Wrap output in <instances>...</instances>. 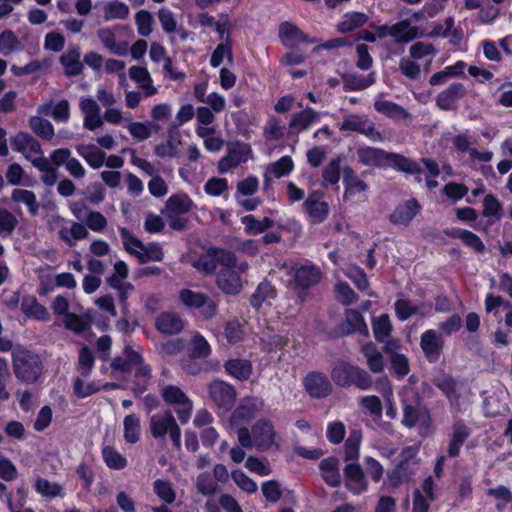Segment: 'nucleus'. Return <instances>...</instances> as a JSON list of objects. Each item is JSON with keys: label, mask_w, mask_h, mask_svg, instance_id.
Here are the masks:
<instances>
[{"label": "nucleus", "mask_w": 512, "mask_h": 512, "mask_svg": "<svg viewBox=\"0 0 512 512\" xmlns=\"http://www.w3.org/2000/svg\"><path fill=\"white\" fill-rule=\"evenodd\" d=\"M225 369L230 376L241 381L247 380L252 373L251 363L242 359L229 360Z\"/></svg>", "instance_id": "obj_43"}, {"label": "nucleus", "mask_w": 512, "mask_h": 512, "mask_svg": "<svg viewBox=\"0 0 512 512\" xmlns=\"http://www.w3.org/2000/svg\"><path fill=\"white\" fill-rule=\"evenodd\" d=\"M368 20L369 17L367 14L358 11H350L341 17V20L337 24V29L341 33H349L363 27Z\"/></svg>", "instance_id": "obj_29"}, {"label": "nucleus", "mask_w": 512, "mask_h": 512, "mask_svg": "<svg viewBox=\"0 0 512 512\" xmlns=\"http://www.w3.org/2000/svg\"><path fill=\"white\" fill-rule=\"evenodd\" d=\"M124 355L130 370H134L137 376L147 377L149 375L150 369L143 364L142 357L137 351L133 350L131 347H126Z\"/></svg>", "instance_id": "obj_50"}, {"label": "nucleus", "mask_w": 512, "mask_h": 512, "mask_svg": "<svg viewBox=\"0 0 512 512\" xmlns=\"http://www.w3.org/2000/svg\"><path fill=\"white\" fill-rule=\"evenodd\" d=\"M361 440V431L353 430L350 432L349 437L345 442V459L347 461H355L358 459Z\"/></svg>", "instance_id": "obj_58"}, {"label": "nucleus", "mask_w": 512, "mask_h": 512, "mask_svg": "<svg viewBox=\"0 0 512 512\" xmlns=\"http://www.w3.org/2000/svg\"><path fill=\"white\" fill-rule=\"evenodd\" d=\"M344 472L345 485L349 491L355 495H359L367 490L368 483L365 479L362 468L358 464H347Z\"/></svg>", "instance_id": "obj_18"}, {"label": "nucleus", "mask_w": 512, "mask_h": 512, "mask_svg": "<svg viewBox=\"0 0 512 512\" xmlns=\"http://www.w3.org/2000/svg\"><path fill=\"white\" fill-rule=\"evenodd\" d=\"M319 119L320 113L311 108H306L292 115L289 129L291 133L299 134L308 130L313 124L317 123Z\"/></svg>", "instance_id": "obj_21"}, {"label": "nucleus", "mask_w": 512, "mask_h": 512, "mask_svg": "<svg viewBox=\"0 0 512 512\" xmlns=\"http://www.w3.org/2000/svg\"><path fill=\"white\" fill-rule=\"evenodd\" d=\"M247 262H237L234 255V263L221 265L216 276V283L220 290L226 294H237L242 288V275L247 272Z\"/></svg>", "instance_id": "obj_4"}, {"label": "nucleus", "mask_w": 512, "mask_h": 512, "mask_svg": "<svg viewBox=\"0 0 512 512\" xmlns=\"http://www.w3.org/2000/svg\"><path fill=\"white\" fill-rule=\"evenodd\" d=\"M224 59H227L229 62L233 59L231 45L227 41L218 44L211 56L210 64L216 68L223 63Z\"/></svg>", "instance_id": "obj_62"}, {"label": "nucleus", "mask_w": 512, "mask_h": 512, "mask_svg": "<svg viewBox=\"0 0 512 512\" xmlns=\"http://www.w3.org/2000/svg\"><path fill=\"white\" fill-rule=\"evenodd\" d=\"M188 352L193 358H206L211 353V346L204 336L198 332H194L189 341Z\"/></svg>", "instance_id": "obj_42"}, {"label": "nucleus", "mask_w": 512, "mask_h": 512, "mask_svg": "<svg viewBox=\"0 0 512 512\" xmlns=\"http://www.w3.org/2000/svg\"><path fill=\"white\" fill-rule=\"evenodd\" d=\"M103 18L105 21L125 19L129 14L128 6L117 0H110L102 3Z\"/></svg>", "instance_id": "obj_40"}, {"label": "nucleus", "mask_w": 512, "mask_h": 512, "mask_svg": "<svg viewBox=\"0 0 512 512\" xmlns=\"http://www.w3.org/2000/svg\"><path fill=\"white\" fill-rule=\"evenodd\" d=\"M357 156L362 164L370 167H391L408 174H419L422 171L419 163L400 154L387 152L380 148L370 146L359 147L357 149Z\"/></svg>", "instance_id": "obj_2"}, {"label": "nucleus", "mask_w": 512, "mask_h": 512, "mask_svg": "<svg viewBox=\"0 0 512 512\" xmlns=\"http://www.w3.org/2000/svg\"><path fill=\"white\" fill-rule=\"evenodd\" d=\"M409 54L411 58L415 60L428 58V64H430L433 57L436 55V50L434 46L429 43L416 42L410 47Z\"/></svg>", "instance_id": "obj_59"}, {"label": "nucleus", "mask_w": 512, "mask_h": 512, "mask_svg": "<svg viewBox=\"0 0 512 512\" xmlns=\"http://www.w3.org/2000/svg\"><path fill=\"white\" fill-rule=\"evenodd\" d=\"M119 231L126 251L138 258L141 251H144V244L127 228H120Z\"/></svg>", "instance_id": "obj_57"}, {"label": "nucleus", "mask_w": 512, "mask_h": 512, "mask_svg": "<svg viewBox=\"0 0 512 512\" xmlns=\"http://www.w3.org/2000/svg\"><path fill=\"white\" fill-rule=\"evenodd\" d=\"M420 346L430 361H436L442 352L443 340L435 330L429 329L422 333Z\"/></svg>", "instance_id": "obj_20"}, {"label": "nucleus", "mask_w": 512, "mask_h": 512, "mask_svg": "<svg viewBox=\"0 0 512 512\" xmlns=\"http://www.w3.org/2000/svg\"><path fill=\"white\" fill-rule=\"evenodd\" d=\"M420 445L414 444L404 447L399 455V463L393 471V476L397 478L396 485L407 482L419 470L420 460L417 457Z\"/></svg>", "instance_id": "obj_6"}, {"label": "nucleus", "mask_w": 512, "mask_h": 512, "mask_svg": "<svg viewBox=\"0 0 512 512\" xmlns=\"http://www.w3.org/2000/svg\"><path fill=\"white\" fill-rule=\"evenodd\" d=\"M420 205L415 199L398 205L390 215V221L395 225H408L419 213Z\"/></svg>", "instance_id": "obj_22"}, {"label": "nucleus", "mask_w": 512, "mask_h": 512, "mask_svg": "<svg viewBox=\"0 0 512 512\" xmlns=\"http://www.w3.org/2000/svg\"><path fill=\"white\" fill-rule=\"evenodd\" d=\"M362 352L366 358L369 369L374 373H380L384 369V361L381 352L373 343L363 345Z\"/></svg>", "instance_id": "obj_44"}, {"label": "nucleus", "mask_w": 512, "mask_h": 512, "mask_svg": "<svg viewBox=\"0 0 512 512\" xmlns=\"http://www.w3.org/2000/svg\"><path fill=\"white\" fill-rule=\"evenodd\" d=\"M418 36V28L408 20H402L392 25V38L397 43H407Z\"/></svg>", "instance_id": "obj_36"}, {"label": "nucleus", "mask_w": 512, "mask_h": 512, "mask_svg": "<svg viewBox=\"0 0 512 512\" xmlns=\"http://www.w3.org/2000/svg\"><path fill=\"white\" fill-rule=\"evenodd\" d=\"M153 491L166 504H172L176 499V492L170 481L157 479L153 483Z\"/></svg>", "instance_id": "obj_54"}, {"label": "nucleus", "mask_w": 512, "mask_h": 512, "mask_svg": "<svg viewBox=\"0 0 512 512\" xmlns=\"http://www.w3.org/2000/svg\"><path fill=\"white\" fill-rule=\"evenodd\" d=\"M197 490L205 495H213L218 490L217 482L207 472L201 473L196 479Z\"/></svg>", "instance_id": "obj_63"}, {"label": "nucleus", "mask_w": 512, "mask_h": 512, "mask_svg": "<svg viewBox=\"0 0 512 512\" xmlns=\"http://www.w3.org/2000/svg\"><path fill=\"white\" fill-rule=\"evenodd\" d=\"M452 236L460 239L466 246L472 248L477 253H483L485 250L483 241L469 230L456 229L452 232Z\"/></svg>", "instance_id": "obj_52"}, {"label": "nucleus", "mask_w": 512, "mask_h": 512, "mask_svg": "<svg viewBox=\"0 0 512 512\" xmlns=\"http://www.w3.org/2000/svg\"><path fill=\"white\" fill-rule=\"evenodd\" d=\"M234 263V253L211 248L205 254L201 255L193 262V266L200 272L211 274L220 268L221 265H230Z\"/></svg>", "instance_id": "obj_9"}, {"label": "nucleus", "mask_w": 512, "mask_h": 512, "mask_svg": "<svg viewBox=\"0 0 512 512\" xmlns=\"http://www.w3.org/2000/svg\"><path fill=\"white\" fill-rule=\"evenodd\" d=\"M374 107L377 112L390 118L400 119L408 116L404 108L392 101L384 99L381 95L375 100Z\"/></svg>", "instance_id": "obj_38"}, {"label": "nucleus", "mask_w": 512, "mask_h": 512, "mask_svg": "<svg viewBox=\"0 0 512 512\" xmlns=\"http://www.w3.org/2000/svg\"><path fill=\"white\" fill-rule=\"evenodd\" d=\"M124 440L128 444H135L139 441L141 435L140 418L132 413L123 420Z\"/></svg>", "instance_id": "obj_39"}, {"label": "nucleus", "mask_w": 512, "mask_h": 512, "mask_svg": "<svg viewBox=\"0 0 512 512\" xmlns=\"http://www.w3.org/2000/svg\"><path fill=\"white\" fill-rule=\"evenodd\" d=\"M487 495L493 497L496 500V509L502 511L508 503L512 501V493L505 486H497L490 488L487 491Z\"/></svg>", "instance_id": "obj_61"}, {"label": "nucleus", "mask_w": 512, "mask_h": 512, "mask_svg": "<svg viewBox=\"0 0 512 512\" xmlns=\"http://www.w3.org/2000/svg\"><path fill=\"white\" fill-rule=\"evenodd\" d=\"M275 291L270 283L262 282L258 285L251 297V304L255 308H260L263 303H269L274 298Z\"/></svg>", "instance_id": "obj_56"}, {"label": "nucleus", "mask_w": 512, "mask_h": 512, "mask_svg": "<svg viewBox=\"0 0 512 512\" xmlns=\"http://www.w3.org/2000/svg\"><path fill=\"white\" fill-rule=\"evenodd\" d=\"M29 126L36 135L45 140H51L55 134L51 122L40 116H32L29 119Z\"/></svg>", "instance_id": "obj_48"}, {"label": "nucleus", "mask_w": 512, "mask_h": 512, "mask_svg": "<svg viewBox=\"0 0 512 512\" xmlns=\"http://www.w3.org/2000/svg\"><path fill=\"white\" fill-rule=\"evenodd\" d=\"M208 394L211 401L223 412H228L236 400L235 388L221 380H215L208 386Z\"/></svg>", "instance_id": "obj_11"}, {"label": "nucleus", "mask_w": 512, "mask_h": 512, "mask_svg": "<svg viewBox=\"0 0 512 512\" xmlns=\"http://www.w3.org/2000/svg\"><path fill=\"white\" fill-rule=\"evenodd\" d=\"M213 111L210 108L202 106L197 109L196 113V134L199 137H206L208 135H212L215 133V128L212 126V123L215 120Z\"/></svg>", "instance_id": "obj_30"}, {"label": "nucleus", "mask_w": 512, "mask_h": 512, "mask_svg": "<svg viewBox=\"0 0 512 512\" xmlns=\"http://www.w3.org/2000/svg\"><path fill=\"white\" fill-rule=\"evenodd\" d=\"M20 50H22L21 42L13 31L5 30L0 34V54L9 56Z\"/></svg>", "instance_id": "obj_49"}, {"label": "nucleus", "mask_w": 512, "mask_h": 512, "mask_svg": "<svg viewBox=\"0 0 512 512\" xmlns=\"http://www.w3.org/2000/svg\"><path fill=\"white\" fill-rule=\"evenodd\" d=\"M241 222L245 226V231L249 234L263 233L274 225V221L268 217H265L262 220H257L253 215H246L242 217Z\"/></svg>", "instance_id": "obj_47"}, {"label": "nucleus", "mask_w": 512, "mask_h": 512, "mask_svg": "<svg viewBox=\"0 0 512 512\" xmlns=\"http://www.w3.org/2000/svg\"><path fill=\"white\" fill-rule=\"evenodd\" d=\"M80 51L76 47L69 48L60 57V63L64 67V72L67 76L79 75L83 69V64L80 60Z\"/></svg>", "instance_id": "obj_31"}, {"label": "nucleus", "mask_w": 512, "mask_h": 512, "mask_svg": "<svg viewBox=\"0 0 512 512\" xmlns=\"http://www.w3.org/2000/svg\"><path fill=\"white\" fill-rule=\"evenodd\" d=\"M436 499L435 483L427 477L421 489H416L412 496V512H429L430 504Z\"/></svg>", "instance_id": "obj_13"}, {"label": "nucleus", "mask_w": 512, "mask_h": 512, "mask_svg": "<svg viewBox=\"0 0 512 512\" xmlns=\"http://www.w3.org/2000/svg\"><path fill=\"white\" fill-rule=\"evenodd\" d=\"M294 281L297 287L307 289L320 282L322 273L313 264L307 263L293 267Z\"/></svg>", "instance_id": "obj_16"}, {"label": "nucleus", "mask_w": 512, "mask_h": 512, "mask_svg": "<svg viewBox=\"0 0 512 512\" xmlns=\"http://www.w3.org/2000/svg\"><path fill=\"white\" fill-rule=\"evenodd\" d=\"M76 150L91 168L99 169L104 165L106 154L97 147L91 145H79Z\"/></svg>", "instance_id": "obj_37"}, {"label": "nucleus", "mask_w": 512, "mask_h": 512, "mask_svg": "<svg viewBox=\"0 0 512 512\" xmlns=\"http://www.w3.org/2000/svg\"><path fill=\"white\" fill-rule=\"evenodd\" d=\"M59 238L68 246H75L77 241L86 239L89 231L86 226L79 222H72L70 226H63L58 232Z\"/></svg>", "instance_id": "obj_26"}, {"label": "nucleus", "mask_w": 512, "mask_h": 512, "mask_svg": "<svg viewBox=\"0 0 512 512\" xmlns=\"http://www.w3.org/2000/svg\"><path fill=\"white\" fill-rule=\"evenodd\" d=\"M303 209L311 224L322 223L329 214V206L326 202L309 196L303 203Z\"/></svg>", "instance_id": "obj_23"}, {"label": "nucleus", "mask_w": 512, "mask_h": 512, "mask_svg": "<svg viewBox=\"0 0 512 512\" xmlns=\"http://www.w3.org/2000/svg\"><path fill=\"white\" fill-rule=\"evenodd\" d=\"M11 198L15 202L26 205L32 215H36L38 213L39 204L32 191L17 188L13 190Z\"/></svg>", "instance_id": "obj_51"}, {"label": "nucleus", "mask_w": 512, "mask_h": 512, "mask_svg": "<svg viewBox=\"0 0 512 512\" xmlns=\"http://www.w3.org/2000/svg\"><path fill=\"white\" fill-rule=\"evenodd\" d=\"M339 129L341 131H355L361 133L374 142L383 139L382 134L375 128L374 123L364 115H346L339 125Z\"/></svg>", "instance_id": "obj_10"}, {"label": "nucleus", "mask_w": 512, "mask_h": 512, "mask_svg": "<svg viewBox=\"0 0 512 512\" xmlns=\"http://www.w3.org/2000/svg\"><path fill=\"white\" fill-rule=\"evenodd\" d=\"M175 419L171 413L163 416H152L150 420L151 434L154 438L163 437L169 429L174 425Z\"/></svg>", "instance_id": "obj_45"}, {"label": "nucleus", "mask_w": 512, "mask_h": 512, "mask_svg": "<svg viewBox=\"0 0 512 512\" xmlns=\"http://www.w3.org/2000/svg\"><path fill=\"white\" fill-rule=\"evenodd\" d=\"M179 300L188 309L198 310L204 320L212 319L217 314L216 303L207 295L188 288L179 292Z\"/></svg>", "instance_id": "obj_5"}, {"label": "nucleus", "mask_w": 512, "mask_h": 512, "mask_svg": "<svg viewBox=\"0 0 512 512\" xmlns=\"http://www.w3.org/2000/svg\"><path fill=\"white\" fill-rule=\"evenodd\" d=\"M97 36L101 43L112 54L125 56L128 52V43L117 42L114 31L111 28H101L97 31Z\"/></svg>", "instance_id": "obj_27"}, {"label": "nucleus", "mask_w": 512, "mask_h": 512, "mask_svg": "<svg viewBox=\"0 0 512 512\" xmlns=\"http://www.w3.org/2000/svg\"><path fill=\"white\" fill-rule=\"evenodd\" d=\"M264 408V400L260 397H244L231 415V423L237 425L249 422Z\"/></svg>", "instance_id": "obj_12"}, {"label": "nucleus", "mask_w": 512, "mask_h": 512, "mask_svg": "<svg viewBox=\"0 0 512 512\" xmlns=\"http://www.w3.org/2000/svg\"><path fill=\"white\" fill-rule=\"evenodd\" d=\"M356 367L345 362L338 363L331 371L333 381L342 387H347L353 383V375Z\"/></svg>", "instance_id": "obj_41"}, {"label": "nucleus", "mask_w": 512, "mask_h": 512, "mask_svg": "<svg viewBox=\"0 0 512 512\" xmlns=\"http://www.w3.org/2000/svg\"><path fill=\"white\" fill-rule=\"evenodd\" d=\"M11 147L13 150L23 154L28 160L41 152L40 143L26 132L16 134L11 139Z\"/></svg>", "instance_id": "obj_19"}, {"label": "nucleus", "mask_w": 512, "mask_h": 512, "mask_svg": "<svg viewBox=\"0 0 512 512\" xmlns=\"http://www.w3.org/2000/svg\"><path fill=\"white\" fill-rule=\"evenodd\" d=\"M285 127L282 121L275 117L270 116L263 127V135L268 141H276L284 136Z\"/></svg>", "instance_id": "obj_53"}, {"label": "nucleus", "mask_w": 512, "mask_h": 512, "mask_svg": "<svg viewBox=\"0 0 512 512\" xmlns=\"http://www.w3.org/2000/svg\"><path fill=\"white\" fill-rule=\"evenodd\" d=\"M38 113L41 115H51L54 120L59 122H67L70 118L69 103L62 100L55 105L45 103L38 108Z\"/></svg>", "instance_id": "obj_35"}, {"label": "nucleus", "mask_w": 512, "mask_h": 512, "mask_svg": "<svg viewBox=\"0 0 512 512\" xmlns=\"http://www.w3.org/2000/svg\"><path fill=\"white\" fill-rule=\"evenodd\" d=\"M294 169V163L290 156H282L276 162L267 166L266 176L279 179L288 175Z\"/></svg>", "instance_id": "obj_46"}, {"label": "nucleus", "mask_w": 512, "mask_h": 512, "mask_svg": "<svg viewBox=\"0 0 512 512\" xmlns=\"http://www.w3.org/2000/svg\"><path fill=\"white\" fill-rule=\"evenodd\" d=\"M279 37L283 45L287 47H295L301 42L308 41L307 36L289 22L280 25Z\"/></svg>", "instance_id": "obj_33"}, {"label": "nucleus", "mask_w": 512, "mask_h": 512, "mask_svg": "<svg viewBox=\"0 0 512 512\" xmlns=\"http://www.w3.org/2000/svg\"><path fill=\"white\" fill-rule=\"evenodd\" d=\"M129 76L137 83L139 89L143 90L145 97H151L158 93V89L153 86L152 77L146 67L131 66L129 68Z\"/></svg>", "instance_id": "obj_24"}, {"label": "nucleus", "mask_w": 512, "mask_h": 512, "mask_svg": "<svg viewBox=\"0 0 512 512\" xmlns=\"http://www.w3.org/2000/svg\"><path fill=\"white\" fill-rule=\"evenodd\" d=\"M104 461L109 468L122 469L126 466V459L114 448L105 447L102 451Z\"/></svg>", "instance_id": "obj_64"}, {"label": "nucleus", "mask_w": 512, "mask_h": 512, "mask_svg": "<svg viewBox=\"0 0 512 512\" xmlns=\"http://www.w3.org/2000/svg\"><path fill=\"white\" fill-rule=\"evenodd\" d=\"M161 395L168 404L178 406L176 413L180 422L182 424L188 423L192 414L193 404L183 390L175 385H166L162 387Z\"/></svg>", "instance_id": "obj_8"}, {"label": "nucleus", "mask_w": 512, "mask_h": 512, "mask_svg": "<svg viewBox=\"0 0 512 512\" xmlns=\"http://www.w3.org/2000/svg\"><path fill=\"white\" fill-rule=\"evenodd\" d=\"M151 126L152 124L150 122L128 121L126 128L135 140L144 141L152 134Z\"/></svg>", "instance_id": "obj_60"}, {"label": "nucleus", "mask_w": 512, "mask_h": 512, "mask_svg": "<svg viewBox=\"0 0 512 512\" xmlns=\"http://www.w3.org/2000/svg\"><path fill=\"white\" fill-rule=\"evenodd\" d=\"M467 94L464 84L454 82L436 96V105L441 110H454L459 100Z\"/></svg>", "instance_id": "obj_14"}, {"label": "nucleus", "mask_w": 512, "mask_h": 512, "mask_svg": "<svg viewBox=\"0 0 512 512\" xmlns=\"http://www.w3.org/2000/svg\"><path fill=\"white\" fill-rule=\"evenodd\" d=\"M410 390V387H404L399 393L403 403V417L401 423L407 428L418 425L422 431L426 432L431 426L430 413L425 407H415L407 403L405 395Z\"/></svg>", "instance_id": "obj_7"}, {"label": "nucleus", "mask_w": 512, "mask_h": 512, "mask_svg": "<svg viewBox=\"0 0 512 512\" xmlns=\"http://www.w3.org/2000/svg\"><path fill=\"white\" fill-rule=\"evenodd\" d=\"M469 437V429L462 422L457 421L453 424L452 432L450 434L449 444H448V455L450 457H456L460 453V449L464 442Z\"/></svg>", "instance_id": "obj_25"}, {"label": "nucleus", "mask_w": 512, "mask_h": 512, "mask_svg": "<svg viewBox=\"0 0 512 512\" xmlns=\"http://www.w3.org/2000/svg\"><path fill=\"white\" fill-rule=\"evenodd\" d=\"M157 329L165 334H175L183 329V321L175 312H167L158 316Z\"/></svg>", "instance_id": "obj_34"}, {"label": "nucleus", "mask_w": 512, "mask_h": 512, "mask_svg": "<svg viewBox=\"0 0 512 512\" xmlns=\"http://www.w3.org/2000/svg\"><path fill=\"white\" fill-rule=\"evenodd\" d=\"M304 386L309 395L316 398L326 397L332 390L328 378L319 372L309 373L304 379Z\"/></svg>", "instance_id": "obj_17"}, {"label": "nucleus", "mask_w": 512, "mask_h": 512, "mask_svg": "<svg viewBox=\"0 0 512 512\" xmlns=\"http://www.w3.org/2000/svg\"><path fill=\"white\" fill-rule=\"evenodd\" d=\"M21 310L26 317L38 321H47L50 318L48 310L41 305L34 296H25L21 301Z\"/></svg>", "instance_id": "obj_28"}, {"label": "nucleus", "mask_w": 512, "mask_h": 512, "mask_svg": "<svg viewBox=\"0 0 512 512\" xmlns=\"http://www.w3.org/2000/svg\"><path fill=\"white\" fill-rule=\"evenodd\" d=\"M373 333L377 341L385 342L392 330V324L387 314L374 317L372 321Z\"/></svg>", "instance_id": "obj_55"}, {"label": "nucleus", "mask_w": 512, "mask_h": 512, "mask_svg": "<svg viewBox=\"0 0 512 512\" xmlns=\"http://www.w3.org/2000/svg\"><path fill=\"white\" fill-rule=\"evenodd\" d=\"M13 369L21 381L35 382L41 373L40 358L31 351L17 348L13 352Z\"/></svg>", "instance_id": "obj_3"}, {"label": "nucleus", "mask_w": 512, "mask_h": 512, "mask_svg": "<svg viewBox=\"0 0 512 512\" xmlns=\"http://www.w3.org/2000/svg\"><path fill=\"white\" fill-rule=\"evenodd\" d=\"M319 468L321 470L322 478L324 481L332 486L337 487L341 483V475L339 472V462L334 457L323 459L320 462Z\"/></svg>", "instance_id": "obj_32"}, {"label": "nucleus", "mask_w": 512, "mask_h": 512, "mask_svg": "<svg viewBox=\"0 0 512 512\" xmlns=\"http://www.w3.org/2000/svg\"><path fill=\"white\" fill-rule=\"evenodd\" d=\"M238 443L244 448L258 451L280 450L282 438L269 419H259L251 429L240 427L237 430Z\"/></svg>", "instance_id": "obj_1"}, {"label": "nucleus", "mask_w": 512, "mask_h": 512, "mask_svg": "<svg viewBox=\"0 0 512 512\" xmlns=\"http://www.w3.org/2000/svg\"><path fill=\"white\" fill-rule=\"evenodd\" d=\"M250 148L245 144H237L231 147L228 154L224 156L218 163V169L221 173H227L238 167L242 163L247 162L250 156Z\"/></svg>", "instance_id": "obj_15"}]
</instances>
